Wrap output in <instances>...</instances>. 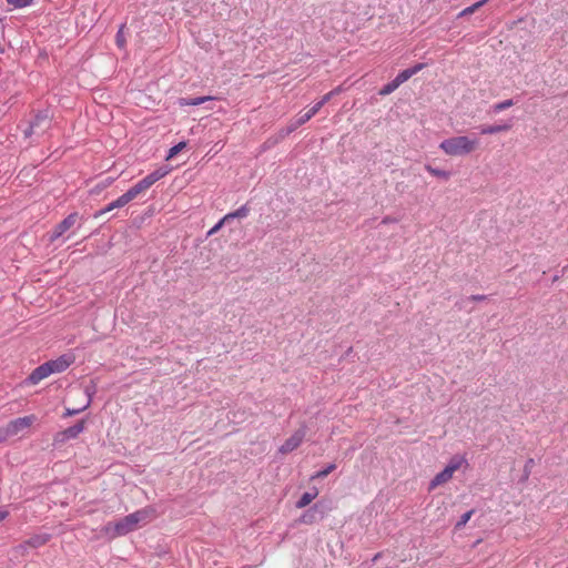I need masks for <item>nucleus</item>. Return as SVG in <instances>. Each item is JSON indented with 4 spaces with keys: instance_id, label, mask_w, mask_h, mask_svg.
Returning <instances> with one entry per match:
<instances>
[{
    "instance_id": "1",
    "label": "nucleus",
    "mask_w": 568,
    "mask_h": 568,
    "mask_svg": "<svg viewBox=\"0 0 568 568\" xmlns=\"http://www.w3.org/2000/svg\"><path fill=\"white\" fill-rule=\"evenodd\" d=\"M148 517V511L146 510H138L135 513H132L123 518H121L120 520H118L116 523H109L104 530L106 534H109L111 530L113 531L112 532V537H118V536H124L133 530L136 529L139 523L141 521H144Z\"/></svg>"
},
{
    "instance_id": "2",
    "label": "nucleus",
    "mask_w": 568,
    "mask_h": 568,
    "mask_svg": "<svg viewBox=\"0 0 568 568\" xmlns=\"http://www.w3.org/2000/svg\"><path fill=\"white\" fill-rule=\"evenodd\" d=\"M478 145L477 139H469L466 135L454 136L444 140L439 148L450 156H460L471 153Z\"/></svg>"
},
{
    "instance_id": "3",
    "label": "nucleus",
    "mask_w": 568,
    "mask_h": 568,
    "mask_svg": "<svg viewBox=\"0 0 568 568\" xmlns=\"http://www.w3.org/2000/svg\"><path fill=\"white\" fill-rule=\"evenodd\" d=\"M169 172L170 170L166 166H161L154 170L145 178L140 180L138 183H135L133 186H131L125 192V195L129 197L130 201L134 200L138 195L149 190L155 182L164 178Z\"/></svg>"
},
{
    "instance_id": "4",
    "label": "nucleus",
    "mask_w": 568,
    "mask_h": 568,
    "mask_svg": "<svg viewBox=\"0 0 568 568\" xmlns=\"http://www.w3.org/2000/svg\"><path fill=\"white\" fill-rule=\"evenodd\" d=\"M34 420V415H28L9 422L8 425L3 428V437L18 435L21 430L30 427Z\"/></svg>"
},
{
    "instance_id": "5",
    "label": "nucleus",
    "mask_w": 568,
    "mask_h": 568,
    "mask_svg": "<svg viewBox=\"0 0 568 568\" xmlns=\"http://www.w3.org/2000/svg\"><path fill=\"white\" fill-rule=\"evenodd\" d=\"M79 220V214L77 212L70 213L67 217H64L60 223H58L53 231L49 233V241L51 243L55 242L59 237H61L67 231H69Z\"/></svg>"
},
{
    "instance_id": "6",
    "label": "nucleus",
    "mask_w": 568,
    "mask_h": 568,
    "mask_svg": "<svg viewBox=\"0 0 568 568\" xmlns=\"http://www.w3.org/2000/svg\"><path fill=\"white\" fill-rule=\"evenodd\" d=\"M324 518V506L321 503H316L306 509L297 519V523L312 525Z\"/></svg>"
},
{
    "instance_id": "7",
    "label": "nucleus",
    "mask_w": 568,
    "mask_h": 568,
    "mask_svg": "<svg viewBox=\"0 0 568 568\" xmlns=\"http://www.w3.org/2000/svg\"><path fill=\"white\" fill-rule=\"evenodd\" d=\"M460 463H449L442 471H439L429 483V490L435 487L447 483L454 475V473L459 468Z\"/></svg>"
},
{
    "instance_id": "8",
    "label": "nucleus",
    "mask_w": 568,
    "mask_h": 568,
    "mask_svg": "<svg viewBox=\"0 0 568 568\" xmlns=\"http://www.w3.org/2000/svg\"><path fill=\"white\" fill-rule=\"evenodd\" d=\"M306 435L305 427L297 429L291 437H288L284 444L280 447L282 454H287L296 449L303 442Z\"/></svg>"
},
{
    "instance_id": "9",
    "label": "nucleus",
    "mask_w": 568,
    "mask_h": 568,
    "mask_svg": "<svg viewBox=\"0 0 568 568\" xmlns=\"http://www.w3.org/2000/svg\"><path fill=\"white\" fill-rule=\"evenodd\" d=\"M73 361H74L73 355L63 354V355L59 356L58 358L48 361L45 363L50 367V369H49L50 373L54 374V373L64 372L73 363Z\"/></svg>"
},
{
    "instance_id": "10",
    "label": "nucleus",
    "mask_w": 568,
    "mask_h": 568,
    "mask_svg": "<svg viewBox=\"0 0 568 568\" xmlns=\"http://www.w3.org/2000/svg\"><path fill=\"white\" fill-rule=\"evenodd\" d=\"M50 367L47 365V363H43L36 367L31 374L24 379L26 385H37L42 379L47 378L51 375Z\"/></svg>"
},
{
    "instance_id": "11",
    "label": "nucleus",
    "mask_w": 568,
    "mask_h": 568,
    "mask_svg": "<svg viewBox=\"0 0 568 568\" xmlns=\"http://www.w3.org/2000/svg\"><path fill=\"white\" fill-rule=\"evenodd\" d=\"M129 202H131L129 200V197L125 195V193H123L121 196H119L115 201L111 202L110 204H108L104 209L98 211L94 216L95 217H99L103 214H105L106 212H110L114 209H120V207H123L124 205H126Z\"/></svg>"
},
{
    "instance_id": "12",
    "label": "nucleus",
    "mask_w": 568,
    "mask_h": 568,
    "mask_svg": "<svg viewBox=\"0 0 568 568\" xmlns=\"http://www.w3.org/2000/svg\"><path fill=\"white\" fill-rule=\"evenodd\" d=\"M511 129V124L504 123V124H495V125H481L479 126V133L480 134H496L500 132H506Z\"/></svg>"
},
{
    "instance_id": "13",
    "label": "nucleus",
    "mask_w": 568,
    "mask_h": 568,
    "mask_svg": "<svg viewBox=\"0 0 568 568\" xmlns=\"http://www.w3.org/2000/svg\"><path fill=\"white\" fill-rule=\"evenodd\" d=\"M50 539V535L43 534V535H34L27 539L22 546H28L31 548H39L43 545H45Z\"/></svg>"
},
{
    "instance_id": "14",
    "label": "nucleus",
    "mask_w": 568,
    "mask_h": 568,
    "mask_svg": "<svg viewBox=\"0 0 568 568\" xmlns=\"http://www.w3.org/2000/svg\"><path fill=\"white\" fill-rule=\"evenodd\" d=\"M213 97L205 95V97H196V98H179L178 103L180 106H186V105H200L206 101L213 100Z\"/></svg>"
},
{
    "instance_id": "15",
    "label": "nucleus",
    "mask_w": 568,
    "mask_h": 568,
    "mask_svg": "<svg viewBox=\"0 0 568 568\" xmlns=\"http://www.w3.org/2000/svg\"><path fill=\"white\" fill-rule=\"evenodd\" d=\"M317 495L318 491L316 488H313L312 491L304 493L296 501V508H305L317 497Z\"/></svg>"
},
{
    "instance_id": "16",
    "label": "nucleus",
    "mask_w": 568,
    "mask_h": 568,
    "mask_svg": "<svg viewBox=\"0 0 568 568\" xmlns=\"http://www.w3.org/2000/svg\"><path fill=\"white\" fill-rule=\"evenodd\" d=\"M250 212H251L250 206L247 204H244L241 207H239L237 210L224 215V221L230 222L231 220H234V219H244L248 215Z\"/></svg>"
},
{
    "instance_id": "17",
    "label": "nucleus",
    "mask_w": 568,
    "mask_h": 568,
    "mask_svg": "<svg viewBox=\"0 0 568 568\" xmlns=\"http://www.w3.org/2000/svg\"><path fill=\"white\" fill-rule=\"evenodd\" d=\"M84 427L85 422L82 419L77 422L74 425L65 428L64 432L70 439H74L84 430Z\"/></svg>"
},
{
    "instance_id": "18",
    "label": "nucleus",
    "mask_w": 568,
    "mask_h": 568,
    "mask_svg": "<svg viewBox=\"0 0 568 568\" xmlns=\"http://www.w3.org/2000/svg\"><path fill=\"white\" fill-rule=\"evenodd\" d=\"M83 393L87 397V402L83 405V408H88L91 405L92 398L97 393V384L94 383V381H90V383L84 387Z\"/></svg>"
},
{
    "instance_id": "19",
    "label": "nucleus",
    "mask_w": 568,
    "mask_h": 568,
    "mask_svg": "<svg viewBox=\"0 0 568 568\" xmlns=\"http://www.w3.org/2000/svg\"><path fill=\"white\" fill-rule=\"evenodd\" d=\"M425 169H426L427 172H429L432 175H434L436 178H439V179H443V180H448L450 178V172L449 171L437 169V168H434L432 165H426Z\"/></svg>"
},
{
    "instance_id": "20",
    "label": "nucleus",
    "mask_w": 568,
    "mask_h": 568,
    "mask_svg": "<svg viewBox=\"0 0 568 568\" xmlns=\"http://www.w3.org/2000/svg\"><path fill=\"white\" fill-rule=\"evenodd\" d=\"M399 85V82L395 78L390 82L383 85L378 93L379 95H388L393 93Z\"/></svg>"
},
{
    "instance_id": "21",
    "label": "nucleus",
    "mask_w": 568,
    "mask_h": 568,
    "mask_svg": "<svg viewBox=\"0 0 568 568\" xmlns=\"http://www.w3.org/2000/svg\"><path fill=\"white\" fill-rule=\"evenodd\" d=\"M43 122H49L48 114L43 113V112H39L30 121V124L36 129V128L41 126Z\"/></svg>"
},
{
    "instance_id": "22",
    "label": "nucleus",
    "mask_w": 568,
    "mask_h": 568,
    "mask_svg": "<svg viewBox=\"0 0 568 568\" xmlns=\"http://www.w3.org/2000/svg\"><path fill=\"white\" fill-rule=\"evenodd\" d=\"M185 146H186V142L181 141L178 144L170 148L168 155H166V160H170V159L174 158L175 155H178Z\"/></svg>"
},
{
    "instance_id": "23",
    "label": "nucleus",
    "mask_w": 568,
    "mask_h": 568,
    "mask_svg": "<svg viewBox=\"0 0 568 568\" xmlns=\"http://www.w3.org/2000/svg\"><path fill=\"white\" fill-rule=\"evenodd\" d=\"M474 513H475V510L470 509V510L466 511L465 514H463L460 516L459 520L456 523L455 529L463 528L468 523V520L471 518Z\"/></svg>"
},
{
    "instance_id": "24",
    "label": "nucleus",
    "mask_w": 568,
    "mask_h": 568,
    "mask_svg": "<svg viewBox=\"0 0 568 568\" xmlns=\"http://www.w3.org/2000/svg\"><path fill=\"white\" fill-rule=\"evenodd\" d=\"M534 465H535V460L532 458L527 459V462L524 466V471H523V476L520 479L521 481H526L529 478Z\"/></svg>"
},
{
    "instance_id": "25",
    "label": "nucleus",
    "mask_w": 568,
    "mask_h": 568,
    "mask_svg": "<svg viewBox=\"0 0 568 568\" xmlns=\"http://www.w3.org/2000/svg\"><path fill=\"white\" fill-rule=\"evenodd\" d=\"M486 2H487V0H480L471 6L467 7L459 13V17H464V16L474 13L478 8H480Z\"/></svg>"
},
{
    "instance_id": "26",
    "label": "nucleus",
    "mask_w": 568,
    "mask_h": 568,
    "mask_svg": "<svg viewBox=\"0 0 568 568\" xmlns=\"http://www.w3.org/2000/svg\"><path fill=\"white\" fill-rule=\"evenodd\" d=\"M124 24H122L120 27V29L118 30L116 34H115V43L116 45L120 48V49H123L125 47V43H126V40H125V37H124Z\"/></svg>"
},
{
    "instance_id": "27",
    "label": "nucleus",
    "mask_w": 568,
    "mask_h": 568,
    "mask_svg": "<svg viewBox=\"0 0 568 568\" xmlns=\"http://www.w3.org/2000/svg\"><path fill=\"white\" fill-rule=\"evenodd\" d=\"M70 438L65 434L64 429L61 432H58L53 437V445L61 446L65 444Z\"/></svg>"
},
{
    "instance_id": "28",
    "label": "nucleus",
    "mask_w": 568,
    "mask_h": 568,
    "mask_svg": "<svg viewBox=\"0 0 568 568\" xmlns=\"http://www.w3.org/2000/svg\"><path fill=\"white\" fill-rule=\"evenodd\" d=\"M513 105H514V102H513L511 99L505 100V101H501L499 103L494 104L493 111L495 113H498V112L504 111V110H506V109H508V108H510Z\"/></svg>"
},
{
    "instance_id": "29",
    "label": "nucleus",
    "mask_w": 568,
    "mask_h": 568,
    "mask_svg": "<svg viewBox=\"0 0 568 568\" xmlns=\"http://www.w3.org/2000/svg\"><path fill=\"white\" fill-rule=\"evenodd\" d=\"M413 75L414 74H413L410 68H408V69L400 71L395 78L399 82V84H403L404 82L409 80Z\"/></svg>"
},
{
    "instance_id": "30",
    "label": "nucleus",
    "mask_w": 568,
    "mask_h": 568,
    "mask_svg": "<svg viewBox=\"0 0 568 568\" xmlns=\"http://www.w3.org/2000/svg\"><path fill=\"white\" fill-rule=\"evenodd\" d=\"M335 469H336V465L329 464L324 469L317 471L314 476H312V478H324V477L328 476V474H331Z\"/></svg>"
},
{
    "instance_id": "31",
    "label": "nucleus",
    "mask_w": 568,
    "mask_h": 568,
    "mask_svg": "<svg viewBox=\"0 0 568 568\" xmlns=\"http://www.w3.org/2000/svg\"><path fill=\"white\" fill-rule=\"evenodd\" d=\"M9 4L13 6L14 8H26L30 6L33 0H6Z\"/></svg>"
},
{
    "instance_id": "32",
    "label": "nucleus",
    "mask_w": 568,
    "mask_h": 568,
    "mask_svg": "<svg viewBox=\"0 0 568 568\" xmlns=\"http://www.w3.org/2000/svg\"><path fill=\"white\" fill-rule=\"evenodd\" d=\"M280 142L276 140V138L274 135L267 138L265 140V142L262 144V150H268L271 148H274L276 144H278Z\"/></svg>"
},
{
    "instance_id": "33",
    "label": "nucleus",
    "mask_w": 568,
    "mask_h": 568,
    "mask_svg": "<svg viewBox=\"0 0 568 568\" xmlns=\"http://www.w3.org/2000/svg\"><path fill=\"white\" fill-rule=\"evenodd\" d=\"M227 221H224V216L209 231V235L216 233Z\"/></svg>"
},
{
    "instance_id": "34",
    "label": "nucleus",
    "mask_w": 568,
    "mask_h": 568,
    "mask_svg": "<svg viewBox=\"0 0 568 568\" xmlns=\"http://www.w3.org/2000/svg\"><path fill=\"white\" fill-rule=\"evenodd\" d=\"M323 106L322 102L318 101L307 111V113L313 118Z\"/></svg>"
},
{
    "instance_id": "35",
    "label": "nucleus",
    "mask_w": 568,
    "mask_h": 568,
    "mask_svg": "<svg viewBox=\"0 0 568 568\" xmlns=\"http://www.w3.org/2000/svg\"><path fill=\"white\" fill-rule=\"evenodd\" d=\"M290 133L286 131V128L281 129L274 136L278 142H282Z\"/></svg>"
},
{
    "instance_id": "36",
    "label": "nucleus",
    "mask_w": 568,
    "mask_h": 568,
    "mask_svg": "<svg viewBox=\"0 0 568 568\" xmlns=\"http://www.w3.org/2000/svg\"><path fill=\"white\" fill-rule=\"evenodd\" d=\"M311 119L312 116L307 112H305L304 114L300 115L295 121L297 122V125L301 126Z\"/></svg>"
},
{
    "instance_id": "37",
    "label": "nucleus",
    "mask_w": 568,
    "mask_h": 568,
    "mask_svg": "<svg viewBox=\"0 0 568 568\" xmlns=\"http://www.w3.org/2000/svg\"><path fill=\"white\" fill-rule=\"evenodd\" d=\"M85 408H83V406H81L80 408H75V409H71V408H67L65 413H64V417H69V416H74L77 414H80L81 412H83Z\"/></svg>"
},
{
    "instance_id": "38",
    "label": "nucleus",
    "mask_w": 568,
    "mask_h": 568,
    "mask_svg": "<svg viewBox=\"0 0 568 568\" xmlns=\"http://www.w3.org/2000/svg\"><path fill=\"white\" fill-rule=\"evenodd\" d=\"M426 67V63H417L410 68L413 74L415 75L419 71H422Z\"/></svg>"
},
{
    "instance_id": "39",
    "label": "nucleus",
    "mask_w": 568,
    "mask_h": 568,
    "mask_svg": "<svg viewBox=\"0 0 568 568\" xmlns=\"http://www.w3.org/2000/svg\"><path fill=\"white\" fill-rule=\"evenodd\" d=\"M297 128H300V125H297V122L294 120L292 121L287 126H286V131H288V133H293Z\"/></svg>"
},
{
    "instance_id": "40",
    "label": "nucleus",
    "mask_w": 568,
    "mask_h": 568,
    "mask_svg": "<svg viewBox=\"0 0 568 568\" xmlns=\"http://www.w3.org/2000/svg\"><path fill=\"white\" fill-rule=\"evenodd\" d=\"M486 298H487L486 295H480V294L471 295L468 297V300L476 301V302L485 301Z\"/></svg>"
},
{
    "instance_id": "41",
    "label": "nucleus",
    "mask_w": 568,
    "mask_h": 568,
    "mask_svg": "<svg viewBox=\"0 0 568 568\" xmlns=\"http://www.w3.org/2000/svg\"><path fill=\"white\" fill-rule=\"evenodd\" d=\"M34 131V128L29 123L28 128L23 131L24 138H30Z\"/></svg>"
},
{
    "instance_id": "42",
    "label": "nucleus",
    "mask_w": 568,
    "mask_h": 568,
    "mask_svg": "<svg viewBox=\"0 0 568 568\" xmlns=\"http://www.w3.org/2000/svg\"><path fill=\"white\" fill-rule=\"evenodd\" d=\"M333 97V93L328 92L325 95H323V98L320 101L322 102L323 105H325Z\"/></svg>"
},
{
    "instance_id": "43",
    "label": "nucleus",
    "mask_w": 568,
    "mask_h": 568,
    "mask_svg": "<svg viewBox=\"0 0 568 568\" xmlns=\"http://www.w3.org/2000/svg\"><path fill=\"white\" fill-rule=\"evenodd\" d=\"M395 222H397V219L392 217V216H385V217L382 220V224H389V223H395Z\"/></svg>"
},
{
    "instance_id": "44",
    "label": "nucleus",
    "mask_w": 568,
    "mask_h": 568,
    "mask_svg": "<svg viewBox=\"0 0 568 568\" xmlns=\"http://www.w3.org/2000/svg\"><path fill=\"white\" fill-rule=\"evenodd\" d=\"M9 516V511L0 507V521Z\"/></svg>"
},
{
    "instance_id": "45",
    "label": "nucleus",
    "mask_w": 568,
    "mask_h": 568,
    "mask_svg": "<svg viewBox=\"0 0 568 568\" xmlns=\"http://www.w3.org/2000/svg\"><path fill=\"white\" fill-rule=\"evenodd\" d=\"M342 91H343V87L338 85L329 92L333 93V95L335 97V95L339 94Z\"/></svg>"
},
{
    "instance_id": "46",
    "label": "nucleus",
    "mask_w": 568,
    "mask_h": 568,
    "mask_svg": "<svg viewBox=\"0 0 568 568\" xmlns=\"http://www.w3.org/2000/svg\"><path fill=\"white\" fill-rule=\"evenodd\" d=\"M8 437H3V428H0V440H4Z\"/></svg>"
},
{
    "instance_id": "47",
    "label": "nucleus",
    "mask_w": 568,
    "mask_h": 568,
    "mask_svg": "<svg viewBox=\"0 0 568 568\" xmlns=\"http://www.w3.org/2000/svg\"><path fill=\"white\" fill-rule=\"evenodd\" d=\"M456 306H457L459 310H462V308H463V304H462V303H458V302H457V303H456Z\"/></svg>"
}]
</instances>
